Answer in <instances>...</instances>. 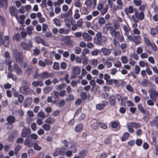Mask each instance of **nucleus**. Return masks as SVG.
Returning <instances> with one entry per match:
<instances>
[{"label": "nucleus", "mask_w": 158, "mask_h": 158, "mask_svg": "<svg viewBox=\"0 0 158 158\" xmlns=\"http://www.w3.org/2000/svg\"><path fill=\"white\" fill-rule=\"evenodd\" d=\"M106 37L103 35H102V33L98 32L95 35V37L94 38V42L97 44L103 45L107 41Z\"/></svg>", "instance_id": "obj_1"}, {"label": "nucleus", "mask_w": 158, "mask_h": 158, "mask_svg": "<svg viewBox=\"0 0 158 158\" xmlns=\"http://www.w3.org/2000/svg\"><path fill=\"white\" fill-rule=\"evenodd\" d=\"M134 15H132L131 18V20L133 22H138L139 20H142L144 18V14L143 11L140 12L137 10H134Z\"/></svg>", "instance_id": "obj_2"}, {"label": "nucleus", "mask_w": 158, "mask_h": 158, "mask_svg": "<svg viewBox=\"0 0 158 158\" xmlns=\"http://www.w3.org/2000/svg\"><path fill=\"white\" fill-rule=\"evenodd\" d=\"M94 34V32L92 30H89L88 32H84L82 34V38L84 41H91L93 39L92 35Z\"/></svg>", "instance_id": "obj_3"}, {"label": "nucleus", "mask_w": 158, "mask_h": 158, "mask_svg": "<svg viewBox=\"0 0 158 158\" xmlns=\"http://www.w3.org/2000/svg\"><path fill=\"white\" fill-rule=\"evenodd\" d=\"M11 92L13 94L14 97H18V101L15 100L14 102V103L15 104L18 105L19 104V102L21 103L23 102L24 98L22 95L21 94L19 95L15 89H12Z\"/></svg>", "instance_id": "obj_4"}, {"label": "nucleus", "mask_w": 158, "mask_h": 158, "mask_svg": "<svg viewBox=\"0 0 158 158\" xmlns=\"http://www.w3.org/2000/svg\"><path fill=\"white\" fill-rule=\"evenodd\" d=\"M20 45L23 49L28 51H30L33 46L31 40H29L26 43L22 42Z\"/></svg>", "instance_id": "obj_5"}, {"label": "nucleus", "mask_w": 158, "mask_h": 158, "mask_svg": "<svg viewBox=\"0 0 158 158\" xmlns=\"http://www.w3.org/2000/svg\"><path fill=\"white\" fill-rule=\"evenodd\" d=\"M14 56L16 61L18 62H21L23 60L22 53L19 52L17 49H15L14 50Z\"/></svg>", "instance_id": "obj_6"}, {"label": "nucleus", "mask_w": 158, "mask_h": 158, "mask_svg": "<svg viewBox=\"0 0 158 158\" xmlns=\"http://www.w3.org/2000/svg\"><path fill=\"white\" fill-rule=\"evenodd\" d=\"M54 75L53 73H49L47 72H44L40 73V79L45 80L49 77L52 78L54 77Z\"/></svg>", "instance_id": "obj_7"}, {"label": "nucleus", "mask_w": 158, "mask_h": 158, "mask_svg": "<svg viewBox=\"0 0 158 158\" xmlns=\"http://www.w3.org/2000/svg\"><path fill=\"white\" fill-rule=\"evenodd\" d=\"M31 133V130L30 128L26 127H24L22 130L21 136L22 137L24 138Z\"/></svg>", "instance_id": "obj_8"}, {"label": "nucleus", "mask_w": 158, "mask_h": 158, "mask_svg": "<svg viewBox=\"0 0 158 158\" xmlns=\"http://www.w3.org/2000/svg\"><path fill=\"white\" fill-rule=\"evenodd\" d=\"M150 97L151 99L154 101H156V98L158 97V93L154 89H150Z\"/></svg>", "instance_id": "obj_9"}, {"label": "nucleus", "mask_w": 158, "mask_h": 158, "mask_svg": "<svg viewBox=\"0 0 158 158\" xmlns=\"http://www.w3.org/2000/svg\"><path fill=\"white\" fill-rule=\"evenodd\" d=\"M72 14V9H69L68 11L66 12L61 13L60 17L61 19L66 18L70 17Z\"/></svg>", "instance_id": "obj_10"}, {"label": "nucleus", "mask_w": 158, "mask_h": 158, "mask_svg": "<svg viewBox=\"0 0 158 158\" xmlns=\"http://www.w3.org/2000/svg\"><path fill=\"white\" fill-rule=\"evenodd\" d=\"M13 68V71H14L17 75L22 74V70L18 64H14Z\"/></svg>", "instance_id": "obj_11"}, {"label": "nucleus", "mask_w": 158, "mask_h": 158, "mask_svg": "<svg viewBox=\"0 0 158 158\" xmlns=\"http://www.w3.org/2000/svg\"><path fill=\"white\" fill-rule=\"evenodd\" d=\"M114 84L117 87L120 86H124L126 85V82L123 80H117L114 79Z\"/></svg>", "instance_id": "obj_12"}, {"label": "nucleus", "mask_w": 158, "mask_h": 158, "mask_svg": "<svg viewBox=\"0 0 158 158\" xmlns=\"http://www.w3.org/2000/svg\"><path fill=\"white\" fill-rule=\"evenodd\" d=\"M18 132L16 131H13L11 133L10 135L8 136V141L9 142L13 141L15 139L18 135Z\"/></svg>", "instance_id": "obj_13"}, {"label": "nucleus", "mask_w": 158, "mask_h": 158, "mask_svg": "<svg viewBox=\"0 0 158 158\" xmlns=\"http://www.w3.org/2000/svg\"><path fill=\"white\" fill-rule=\"evenodd\" d=\"M108 104L107 101L104 100L102 102V104H99L96 105V108L97 110H101L103 109V107Z\"/></svg>", "instance_id": "obj_14"}, {"label": "nucleus", "mask_w": 158, "mask_h": 158, "mask_svg": "<svg viewBox=\"0 0 158 158\" xmlns=\"http://www.w3.org/2000/svg\"><path fill=\"white\" fill-rule=\"evenodd\" d=\"M101 52L104 56H108L110 55L111 52V49L103 47L101 49Z\"/></svg>", "instance_id": "obj_15"}, {"label": "nucleus", "mask_w": 158, "mask_h": 158, "mask_svg": "<svg viewBox=\"0 0 158 158\" xmlns=\"http://www.w3.org/2000/svg\"><path fill=\"white\" fill-rule=\"evenodd\" d=\"M2 41V44L5 47H7L9 43V37L8 36H6L4 38H2L1 34V40Z\"/></svg>", "instance_id": "obj_16"}, {"label": "nucleus", "mask_w": 158, "mask_h": 158, "mask_svg": "<svg viewBox=\"0 0 158 158\" xmlns=\"http://www.w3.org/2000/svg\"><path fill=\"white\" fill-rule=\"evenodd\" d=\"M16 10V8L13 6L10 7L9 9L11 15L14 16L17 19H18V15L15 13V10Z\"/></svg>", "instance_id": "obj_17"}, {"label": "nucleus", "mask_w": 158, "mask_h": 158, "mask_svg": "<svg viewBox=\"0 0 158 158\" xmlns=\"http://www.w3.org/2000/svg\"><path fill=\"white\" fill-rule=\"evenodd\" d=\"M32 99L31 98H28L25 100L23 102V106L25 107H29L32 102Z\"/></svg>", "instance_id": "obj_18"}, {"label": "nucleus", "mask_w": 158, "mask_h": 158, "mask_svg": "<svg viewBox=\"0 0 158 158\" xmlns=\"http://www.w3.org/2000/svg\"><path fill=\"white\" fill-rule=\"evenodd\" d=\"M141 39L140 35H134L133 37V42H134L136 45L139 44L141 43Z\"/></svg>", "instance_id": "obj_19"}, {"label": "nucleus", "mask_w": 158, "mask_h": 158, "mask_svg": "<svg viewBox=\"0 0 158 158\" xmlns=\"http://www.w3.org/2000/svg\"><path fill=\"white\" fill-rule=\"evenodd\" d=\"M138 110L143 114H149V111L145 110L141 104H139L138 105Z\"/></svg>", "instance_id": "obj_20"}, {"label": "nucleus", "mask_w": 158, "mask_h": 158, "mask_svg": "<svg viewBox=\"0 0 158 158\" xmlns=\"http://www.w3.org/2000/svg\"><path fill=\"white\" fill-rule=\"evenodd\" d=\"M123 30L124 31V35L127 36L129 34V32L130 31V27L127 25H123Z\"/></svg>", "instance_id": "obj_21"}, {"label": "nucleus", "mask_w": 158, "mask_h": 158, "mask_svg": "<svg viewBox=\"0 0 158 158\" xmlns=\"http://www.w3.org/2000/svg\"><path fill=\"white\" fill-rule=\"evenodd\" d=\"M124 11L127 15H128L129 14H132L133 12V7L130 6L124 9Z\"/></svg>", "instance_id": "obj_22"}, {"label": "nucleus", "mask_w": 158, "mask_h": 158, "mask_svg": "<svg viewBox=\"0 0 158 158\" xmlns=\"http://www.w3.org/2000/svg\"><path fill=\"white\" fill-rule=\"evenodd\" d=\"M65 104V102L63 99L57 100L56 105L59 107H63Z\"/></svg>", "instance_id": "obj_23"}, {"label": "nucleus", "mask_w": 158, "mask_h": 158, "mask_svg": "<svg viewBox=\"0 0 158 158\" xmlns=\"http://www.w3.org/2000/svg\"><path fill=\"white\" fill-rule=\"evenodd\" d=\"M109 102L111 106H114L116 104L115 97L114 96L112 95L109 97Z\"/></svg>", "instance_id": "obj_24"}, {"label": "nucleus", "mask_w": 158, "mask_h": 158, "mask_svg": "<svg viewBox=\"0 0 158 158\" xmlns=\"http://www.w3.org/2000/svg\"><path fill=\"white\" fill-rule=\"evenodd\" d=\"M22 93L25 95L31 94L33 93L32 89H20Z\"/></svg>", "instance_id": "obj_25"}, {"label": "nucleus", "mask_w": 158, "mask_h": 158, "mask_svg": "<svg viewBox=\"0 0 158 158\" xmlns=\"http://www.w3.org/2000/svg\"><path fill=\"white\" fill-rule=\"evenodd\" d=\"M6 120L8 123L10 124L14 123L15 121V117L11 115H10L7 117L6 118Z\"/></svg>", "instance_id": "obj_26"}, {"label": "nucleus", "mask_w": 158, "mask_h": 158, "mask_svg": "<svg viewBox=\"0 0 158 158\" xmlns=\"http://www.w3.org/2000/svg\"><path fill=\"white\" fill-rule=\"evenodd\" d=\"M105 27L107 30L110 31V34L114 30L111 26V24L110 23H106L105 25Z\"/></svg>", "instance_id": "obj_27"}, {"label": "nucleus", "mask_w": 158, "mask_h": 158, "mask_svg": "<svg viewBox=\"0 0 158 158\" xmlns=\"http://www.w3.org/2000/svg\"><path fill=\"white\" fill-rule=\"evenodd\" d=\"M55 120L54 118L49 117L45 120V122L48 124H52L54 123Z\"/></svg>", "instance_id": "obj_28"}, {"label": "nucleus", "mask_w": 158, "mask_h": 158, "mask_svg": "<svg viewBox=\"0 0 158 158\" xmlns=\"http://www.w3.org/2000/svg\"><path fill=\"white\" fill-rule=\"evenodd\" d=\"M5 10L7 9V0H1V7Z\"/></svg>", "instance_id": "obj_29"}, {"label": "nucleus", "mask_w": 158, "mask_h": 158, "mask_svg": "<svg viewBox=\"0 0 158 158\" xmlns=\"http://www.w3.org/2000/svg\"><path fill=\"white\" fill-rule=\"evenodd\" d=\"M30 84L28 83L26 81H23L22 84V89H29V88ZM19 89H21L20 88Z\"/></svg>", "instance_id": "obj_30"}, {"label": "nucleus", "mask_w": 158, "mask_h": 158, "mask_svg": "<svg viewBox=\"0 0 158 158\" xmlns=\"http://www.w3.org/2000/svg\"><path fill=\"white\" fill-rule=\"evenodd\" d=\"M83 129V126L82 124L77 125L75 128V131L77 132L81 131Z\"/></svg>", "instance_id": "obj_31"}, {"label": "nucleus", "mask_w": 158, "mask_h": 158, "mask_svg": "<svg viewBox=\"0 0 158 158\" xmlns=\"http://www.w3.org/2000/svg\"><path fill=\"white\" fill-rule=\"evenodd\" d=\"M80 17L79 10L77 9H76L74 12V17L75 19H78Z\"/></svg>", "instance_id": "obj_32"}, {"label": "nucleus", "mask_w": 158, "mask_h": 158, "mask_svg": "<svg viewBox=\"0 0 158 158\" xmlns=\"http://www.w3.org/2000/svg\"><path fill=\"white\" fill-rule=\"evenodd\" d=\"M111 35L116 39L120 34V32L118 31H116L115 29L110 33Z\"/></svg>", "instance_id": "obj_33"}, {"label": "nucleus", "mask_w": 158, "mask_h": 158, "mask_svg": "<svg viewBox=\"0 0 158 158\" xmlns=\"http://www.w3.org/2000/svg\"><path fill=\"white\" fill-rule=\"evenodd\" d=\"M158 33V28H152L151 29L150 34L152 35H155Z\"/></svg>", "instance_id": "obj_34"}, {"label": "nucleus", "mask_w": 158, "mask_h": 158, "mask_svg": "<svg viewBox=\"0 0 158 158\" xmlns=\"http://www.w3.org/2000/svg\"><path fill=\"white\" fill-rule=\"evenodd\" d=\"M87 151L86 150H81L79 153V156L81 158H84L86 155Z\"/></svg>", "instance_id": "obj_35"}, {"label": "nucleus", "mask_w": 158, "mask_h": 158, "mask_svg": "<svg viewBox=\"0 0 158 158\" xmlns=\"http://www.w3.org/2000/svg\"><path fill=\"white\" fill-rule=\"evenodd\" d=\"M38 118H40L43 119L45 118V115L44 112L42 110L39 112L37 115Z\"/></svg>", "instance_id": "obj_36"}, {"label": "nucleus", "mask_w": 158, "mask_h": 158, "mask_svg": "<svg viewBox=\"0 0 158 158\" xmlns=\"http://www.w3.org/2000/svg\"><path fill=\"white\" fill-rule=\"evenodd\" d=\"M43 85V83L42 81H34L32 83V85L35 87L38 86V85L42 86Z\"/></svg>", "instance_id": "obj_37"}, {"label": "nucleus", "mask_w": 158, "mask_h": 158, "mask_svg": "<svg viewBox=\"0 0 158 158\" xmlns=\"http://www.w3.org/2000/svg\"><path fill=\"white\" fill-rule=\"evenodd\" d=\"M100 123L96 121L91 125L92 128L94 130H97L99 127Z\"/></svg>", "instance_id": "obj_38"}, {"label": "nucleus", "mask_w": 158, "mask_h": 158, "mask_svg": "<svg viewBox=\"0 0 158 158\" xmlns=\"http://www.w3.org/2000/svg\"><path fill=\"white\" fill-rule=\"evenodd\" d=\"M73 71L75 74H79L81 72V69L77 67H75L73 69Z\"/></svg>", "instance_id": "obj_39"}, {"label": "nucleus", "mask_w": 158, "mask_h": 158, "mask_svg": "<svg viewBox=\"0 0 158 158\" xmlns=\"http://www.w3.org/2000/svg\"><path fill=\"white\" fill-rule=\"evenodd\" d=\"M67 149L64 147H62L60 149L59 151V154L61 155H65L66 152V151Z\"/></svg>", "instance_id": "obj_40"}, {"label": "nucleus", "mask_w": 158, "mask_h": 158, "mask_svg": "<svg viewBox=\"0 0 158 158\" xmlns=\"http://www.w3.org/2000/svg\"><path fill=\"white\" fill-rule=\"evenodd\" d=\"M42 127L45 131H48L50 130L51 127L48 124H44L42 126Z\"/></svg>", "instance_id": "obj_41"}, {"label": "nucleus", "mask_w": 158, "mask_h": 158, "mask_svg": "<svg viewBox=\"0 0 158 158\" xmlns=\"http://www.w3.org/2000/svg\"><path fill=\"white\" fill-rule=\"evenodd\" d=\"M74 5L75 7L78 8H81L82 6L80 0H75Z\"/></svg>", "instance_id": "obj_42"}, {"label": "nucleus", "mask_w": 158, "mask_h": 158, "mask_svg": "<svg viewBox=\"0 0 158 158\" xmlns=\"http://www.w3.org/2000/svg\"><path fill=\"white\" fill-rule=\"evenodd\" d=\"M130 136V134H129L127 132L125 134H124L122 138V140L123 141H124L126 140L127 139L128 137Z\"/></svg>", "instance_id": "obj_43"}, {"label": "nucleus", "mask_w": 158, "mask_h": 158, "mask_svg": "<svg viewBox=\"0 0 158 158\" xmlns=\"http://www.w3.org/2000/svg\"><path fill=\"white\" fill-rule=\"evenodd\" d=\"M34 27L31 26H28L27 28V30L29 35H31L32 34V31Z\"/></svg>", "instance_id": "obj_44"}, {"label": "nucleus", "mask_w": 158, "mask_h": 158, "mask_svg": "<svg viewBox=\"0 0 158 158\" xmlns=\"http://www.w3.org/2000/svg\"><path fill=\"white\" fill-rule=\"evenodd\" d=\"M70 148L73 152L75 153L77 152V149L76 148V144L75 143H73L70 146Z\"/></svg>", "instance_id": "obj_45"}, {"label": "nucleus", "mask_w": 158, "mask_h": 158, "mask_svg": "<svg viewBox=\"0 0 158 158\" xmlns=\"http://www.w3.org/2000/svg\"><path fill=\"white\" fill-rule=\"evenodd\" d=\"M98 23L101 25L104 24L106 22L105 19L102 17H100L98 19Z\"/></svg>", "instance_id": "obj_46"}, {"label": "nucleus", "mask_w": 158, "mask_h": 158, "mask_svg": "<svg viewBox=\"0 0 158 158\" xmlns=\"http://www.w3.org/2000/svg\"><path fill=\"white\" fill-rule=\"evenodd\" d=\"M34 148L35 150L39 151L41 149V147L39 146L37 143H35L34 144Z\"/></svg>", "instance_id": "obj_47"}, {"label": "nucleus", "mask_w": 158, "mask_h": 158, "mask_svg": "<svg viewBox=\"0 0 158 158\" xmlns=\"http://www.w3.org/2000/svg\"><path fill=\"white\" fill-rule=\"evenodd\" d=\"M115 96L118 102H120V104L122 106L123 97L118 94H116Z\"/></svg>", "instance_id": "obj_48"}, {"label": "nucleus", "mask_w": 158, "mask_h": 158, "mask_svg": "<svg viewBox=\"0 0 158 158\" xmlns=\"http://www.w3.org/2000/svg\"><path fill=\"white\" fill-rule=\"evenodd\" d=\"M65 24L66 26L68 28H70L71 27V24L69 20L68 19H66L64 20Z\"/></svg>", "instance_id": "obj_49"}, {"label": "nucleus", "mask_w": 158, "mask_h": 158, "mask_svg": "<svg viewBox=\"0 0 158 158\" xmlns=\"http://www.w3.org/2000/svg\"><path fill=\"white\" fill-rule=\"evenodd\" d=\"M157 117L153 119L150 123V125L151 126H153L155 124L157 123Z\"/></svg>", "instance_id": "obj_50"}, {"label": "nucleus", "mask_w": 158, "mask_h": 158, "mask_svg": "<svg viewBox=\"0 0 158 158\" xmlns=\"http://www.w3.org/2000/svg\"><path fill=\"white\" fill-rule=\"evenodd\" d=\"M53 21L56 26H59L60 25V20L58 19L55 18L53 19Z\"/></svg>", "instance_id": "obj_51"}, {"label": "nucleus", "mask_w": 158, "mask_h": 158, "mask_svg": "<svg viewBox=\"0 0 158 158\" xmlns=\"http://www.w3.org/2000/svg\"><path fill=\"white\" fill-rule=\"evenodd\" d=\"M14 40H15L17 41H19L20 39V37L19 34H15L13 37Z\"/></svg>", "instance_id": "obj_52"}, {"label": "nucleus", "mask_w": 158, "mask_h": 158, "mask_svg": "<svg viewBox=\"0 0 158 158\" xmlns=\"http://www.w3.org/2000/svg\"><path fill=\"white\" fill-rule=\"evenodd\" d=\"M74 96L73 95L69 94L65 99V101L67 102L71 101L74 99Z\"/></svg>", "instance_id": "obj_53"}, {"label": "nucleus", "mask_w": 158, "mask_h": 158, "mask_svg": "<svg viewBox=\"0 0 158 158\" xmlns=\"http://www.w3.org/2000/svg\"><path fill=\"white\" fill-rule=\"evenodd\" d=\"M40 53V50L37 48H35L33 50V55L34 56H37Z\"/></svg>", "instance_id": "obj_54"}, {"label": "nucleus", "mask_w": 158, "mask_h": 158, "mask_svg": "<svg viewBox=\"0 0 158 158\" xmlns=\"http://www.w3.org/2000/svg\"><path fill=\"white\" fill-rule=\"evenodd\" d=\"M85 3L87 6L91 7L92 5V1L91 0H86Z\"/></svg>", "instance_id": "obj_55"}, {"label": "nucleus", "mask_w": 158, "mask_h": 158, "mask_svg": "<svg viewBox=\"0 0 158 158\" xmlns=\"http://www.w3.org/2000/svg\"><path fill=\"white\" fill-rule=\"evenodd\" d=\"M111 140V137L109 136L106 138L104 140V143L106 144H108L110 142Z\"/></svg>", "instance_id": "obj_56"}, {"label": "nucleus", "mask_w": 158, "mask_h": 158, "mask_svg": "<svg viewBox=\"0 0 158 158\" xmlns=\"http://www.w3.org/2000/svg\"><path fill=\"white\" fill-rule=\"evenodd\" d=\"M52 68L55 70H58L59 68V64L58 63L55 62L54 63Z\"/></svg>", "instance_id": "obj_57"}, {"label": "nucleus", "mask_w": 158, "mask_h": 158, "mask_svg": "<svg viewBox=\"0 0 158 158\" xmlns=\"http://www.w3.org/2000/svg\"><path fill=\"white\" fill-rule=\"evenodd\" d=\"M98 50L97 49H95L91 52V54L93 56H96L98 54Z\"/></svg>", "instance_id": "obj_58"}, {"label": "nucleus", "mask_w": 158, "mask_h": 158, "mask_svg": "<svg viewBox=\"0 0 158 158\" xmlns=\"http://www.w3.org/2000/svg\"><path fill=\"white\" fill-rule=\"evenodd\" d=\"M119 27V23L118 22H116L114 23V28L115 30L118 29Z\"/></svg>", "instance_id": "obj_59"}, {"label": "nucleus", "mask_w": 158, "mask_h": 158, "mask_svg": "<svg viewBox=\"0 0 158 158\" xmlns=\"http://www.w3.org/2000/svg\"><path fill=\"white\" fill-rule=\"evenodd\" d=\"M12 62L10 61H9L6 62L7 64L8 65V69L9 71H13V68L11 66Z\"/></svg>", "instance_id": "obj_60"}, {"label": "nucleus", "mask_w": 158, "mask_h": 158, "mask_svg": "<svg viewBox=\"0 0 158 158\" xmlns=\"http://www.w3.org/2000/svg\"><path fill=\"white\" fill-rule=\"evenodd\" d=\"M121 60L123 64H126L127 62V58L126 56H123L121 57Z\"/></svg>", "instance_id": "obj_61"}, {"label": "nucleus", "mask_w": 158, "mask_h": 158, "mask_svg": "<svg viewBox=\"0 0 158 158\" xmlns=\"http://www.w3.org/2000/svg\"><path fill=\"white\" fill-rule=\"evenodd\" d=\"M118 72V70L114 68L111 69L110 74L112 76L114 75Z\"/></svg>", "instance_id": "obj_62"}, {"label": "nucleus", "mask_w": 158, "mask_h": 158, "mask_svg": "<svg viewBox=\"0 0 158 158\" xmlns=\"http://www.w3.org/2000/svg\"><path fill=\"white\" fill-rule=\"evenodd\" d=\"M116 39L119 40L121 42H123L124 40V39L123 36L122 35H120V34Z\"/></svg>", "instance_id": "obj_63"}, {"label": "nucleus", "mask_w": 158, "mask_h": 158, "mask_svg": "<svg viewBox=\"0 0 158 158\" xmlns=\"http://www.w3.org/2000/svg\"><path fill=\"white\" fill-rule=\"evenodd\" d=\"M81 50L79 47H76L75 49V53L76 54H79L81 53Z\"/></svg>", "instance_id": "obj_64"}]
</instances>
